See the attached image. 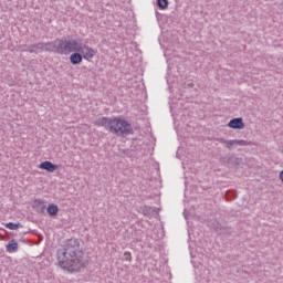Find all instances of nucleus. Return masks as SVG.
<instances>
[{"mask_svg": "<svg viewBox=\"0 0 283 283\" xmlns=\"http://www.w3.org/2000/svg\"><path fill=\"white\" fill-rule=\"evenodd\" d=\"M57 262L61 269L70 273H78L85 269L86 262L81 250V241L71 239L64 245V249L57 251Z\"/></svg>", "mask_w": 283, "mask_h": 283, "instance_id": "1", "label": "nucleus"}, {"mask_svg": "<svg viewBox=\"0 0 283 283\" xmlns=\"http://www.w3.org/2000/svg\"><path fill=\"white\" fill-rule=\"evenodd\" d=\"M95 124L97 127H104L106 132L115 134V136H129L132 134V124L123 116L117 117H102Z\"/></svg>", "mask_w": 283, "mask_h": 283, "instance_id": "2", "label": "nucleus"}, {"mask_svg": "<svg viewBox=\"0 0 283 283\" xmlns=\"http://www.w3.org/2000/svg\"><path fill=\"white\" fill-rule=\"evenodd\" d=\"M81 45L76 40H55L54 42L40 43L36 45L38 50H45L46 52H57V54H65V52H81Z\"/></svg>", "mask_w": 283, "mask_h": 283, "instance_id": "3", "label": "nucleus"}, {"mask_svg": "<svg viewBox=\"0 0 283 283\" xmlns=\"http://www.w3.org/2000/svg\"><path fill=\"white\" fill-rule=\"evenodd\" d=\"M80 52L82 53V57L85 61H91L92 59H94V56H96V50H94L87 44H84V45L82 44Z\"/></svg>", "mask_w": 283, "mask_h": 283, "instance_id": "4", "label": "nucleus"}, {"mask_svg": "<svg viewBox=\"0 0 283 283\" xmlns=\"http://www.w3.org/2000/svg\"><path fill=\"white\" fill-rule=\"evenodd\" d=\"M230 129H244V119L242 117L233 118L229 122Z\"/></svg>", "mask_w": 283, "mask_h": 283, "instance_id": "5", "label": "nucleus"}, {"mask_svg": "<svg viewBox=\"0 0 283 283\" xmlns=\"http://www.w3.org/2000/svg\"><path fill=\"white\" fill-rule=\"evenodd\" d=\"M39 167L40 169H44V171H49V174H54L59 169V165H54L52 161H43Z\"/></svg>", "mask_w": 283, "mask_h": 283, "instance_id": "6", "label": "nucleus"}, {"mask_svg": "<svg viewBox=\"0 0 283 283\" xmlns=\"http://www.w3.org/2000/svg\"><path fill=\"white\" fill-rule=\"evenodd\" d=\"M226 145L228 147V149H231L233 147V145H240L241 147H244L247 145H249V143H247V140L244 139H233V140H226Z\"/></svg>", "mask_w": 283, "mask_h": 283, "instance_id": "7", "label": "nucleus"}, {"mask_svg": "<svg viewBox=\"0 0 283 283\" xmlns=\"http://www.w3.org/2000/svg\"><path fill=\"white\" fill-rule=\"evenodd\" d=\"M70 61L72 65H78L80 63L83 62V55L81 53H73L70 56Z\"/></svg>", "mask_w": 283, "mask_h": 283, "instance_id": "8", "label": "nucleus"}, {"mask_svg": "<svg viewBox=\"0 0 283 283\" xmlns=\"http://www.w3.org/2000/svg\"><path fill=\"white\" fill-rule=\"evenodd\" d=\"M17 251H19V243H17V241H14V240H11L7 244V252L8 253H17Z\"/></svg>", "mask_w": 283, "mask_h": 283, "instance_id": "9", "label": "nucleus"}, {"mask_svg": "<svg viewBox=\"0 0 283 283\" xmlns=\"http://www.w3.org/2000/svg\"><path fill=\"white\" fill-rule=\"evenodd\" d=\"M49 216H56L59 213V206L51 203L46 208Z\"/></svg>", "mask_w": 283, "mask_h": 283, "instance_id": "10", "label": "nucleus"}, {"mask_svg": "<svg viewBox=\"0 0 283 283\" xmlns=\"http://www.w3.org/2000/svg\"><path fill=\"white\" fill-rule=\"evenodd\" d=\"M4 227L6 229H10V231H17V229H23V224L12 223V222L6 223Z\"/></svg>", "mask_w": 283, "mask_h": 283, "instance_id": "11", "label": "nucleus"}, {"mask_svg": "<svg viewBox=\"0 0 283 283\" xmlns=\"http://www.w3.org/2000/svg\"><path fill=\"white\" fill-rule=\"evenodd\" d=\"M157 3L160 10H165L169 6V2L167 0H157Z\"/></svg>", "mask_w": 283, "mask_h": 283, "instance_id": "12", "label": "nucleus"}, {"mask_svg": "<svg viewBox=\"0 0 283 283\" xmlns=\"http://www.w3.org/2000/svg\"><path fill=\"white\" fill-rule=\"evenodd\" d=\"M124 260H126V262H132V252H125Z\"/></svg>", "mask_w": 283, "mask_h": 283, "instance_id": "13", "label": "nucleus"}, {"mask_svg": "<svg viewBox=\"0 0 283 283\" xmlns=\"http://www.w3.org/2000/svg\"><path fill=\"white\" fill-rule=\"evenodd\" d=\"M279 178L283 182V170L280 172Z\"/></svg>", "mask_w": 283, "mask_h": 283, "instance_id": "14", "label": "nucleus"}, {"mask_svg": "<svg viewBox=\"0 0 283 283\" xmlns=\"http://www.w3.org/2000/svg\"><path fill=\"white\" fill-rule=\"evenodd\" d=\"M38 205H43V201L39 200V201H38Z\"/></svg>", "mask_w": 283, "mask_h": 283, "instance_id": "15", "label": "nucleus"}]
</instances>
